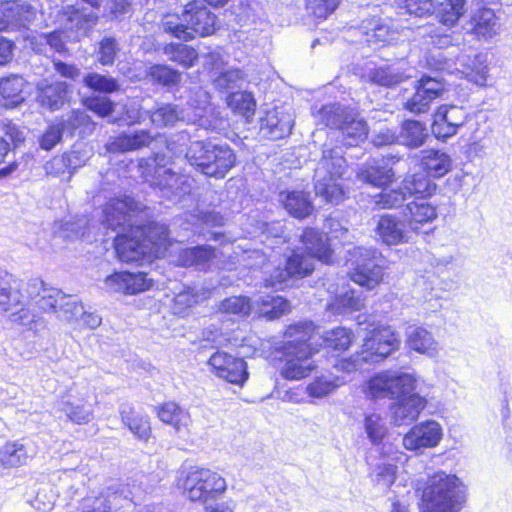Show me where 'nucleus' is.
Segmentation results:
<instances>
[{"instance_id": "nucleus-1", "label": "nucleus", "mask_w": 512, "mask_h": 512, "mask_svg": "<svg viewBox=\"0 0 512 512\" xmlns=\"http://www.w3.org/2000/svg\"><path fill=\"white\" fill-rule=\"evenodd\" d=\"M138 214L139 207L130 197L111 199L103 209L102 224L112 230L119 229L114 244L117 256L123 262L163 257L170 245L164 224L137 225Z\"/></svg>"}, {"instance_id": "nucleus-2", "label": "nucleus", "mask_w": 512, "mask_h": 512, "mask_svg": "<svg viewBox=\"0 0 512 512\" xmlns=\"http://www.w3.org/2000/svg\"><path fill=\"white\" fill-rule=\"evenodd\" d=\"M177 485L193 502L203 505L205 512H234L236 503L224 497L227 482L219 473L207 468L190 467L182 470Z\"/></svg>"}, {"instance_id": "nucleus-3", "label": "nucleus", "mask_w": 512, "mask_h": 512, "mask_svg": "<svg viewBox=\"0 0 512 512\" xmlns=\"http://www.w3.org/2000/svg\"><path fill=\"white\" fill-rule=\"evenodd\" d=\"M467 487L455 474L437 471L427 479L421 495V512H460Z\"/></svg>"}, {"instance_id": "nucleus-4", "label": "nucleus", "mask_w": 512, "mask_h": 512, "mask_svg": "<svg viewBox=\"0 0 512 512\" xmlns=\"http://www.w3.org/2000/svg\"><path fill=\"white\" fill-rule=\"evenodd\" d=\"M347 170V162L340 147L326 142L323 146L322 157L314 170V189L316 195L326 202L338 204L345 198L342 184Z\"/></svg>"}, {"instance_id": "nucleus-5", "label": "nucleus", "mask_w": 512, "mask_h": 512, "mask_svg": "<svg viewBox=\"0 0 512 512\" xmlns=\"http://www.w3.org/2000/svg\"><path fill=\"white\" fill-rule=\"evenodd\" d=\"M312 322H303L291 325L285 331V360L281 368V375L288 380H300L311 374L315 369L311 359L312 349L307 344L313 337Z\"/></svg>"}, {"instance_id": "nucleus-6", "label": "nucleus", "mask_w": 512, "mask_h": 512, "mask_svg": "<svg viewBox=\"0 0 512 512\" xmlns=\"http://www.w3.org/2000/svg\"><path fill=\"white\" fill-rule=\"evenodd\" d=\"M26 281L18 280L6 271H0V308L8 313L9 319L38 333L45 327L44 318L24 308L26 296L24 294Z\"/></svg>"}, {"instance_id": "nucleus-7", "label": "nucleus", "mask_w": 512, "mask_h": 512, "mask_svg": "<svg viewBox=\"0 0 512 512\" xmlns=\"http://www.w3.org/2000/svg\"><path fill=\"white\" fill-rule=\"evenodd\" d=\"M400 340L390 326L374 327L364 339L361 351L349 359L341 360L339 367L350 373L362 368L364 363L381 361L398 350Z\"/></svg>"}, {"instance_id": "nucleus-8", "label": "nucleus", "mask_w": 512, "mask_h": 512, "mask_svg": "<svg viewBox=\"0 0 512 512\" xmlns=\"http://www.w3.org/2000/svg\"><path fill=\"white\" fill-rule=\"evenodd\" d=\"M186 159L204 175L223 178L234 167L236 155L227 144L193 141L187 149Z\"/></svg>"}, {"instance_id": "nucleus-9", "label": "nucleus", "mask_w": 512, "mask_h": 512, "mask_svg": "<svg viewBox=\"0 0 512 512\" xmlns=\"http://www.w3.org/2000/svg\"><path fill=\"white\" fill-rule=\"evenodd\" d=\"M215 15L201 2H190L182 16H167L163 22L166 32L185 41L194 38V33L207 36L215 31Z\"/></svg>"}, {"instance_id": "nucleus-10", "label": "nucleus", "mask_w": 512, "mask_h": 512, "mask_svg": "<svg viewBox=\"0 0 512 512\" xmlns=\"http://www.w3.org/2000/svg\"><path fill=\"white\" fill-rule=\"evenodd\" d=\"M319 115L326 126L337 130L332 132L330 137L336 139L341 137L345 146H356L367 138L366 122L346 107L339 104L325 106Z\"/></svg>"}, {"instance_id": "nucleus-11", "label": "nucleus", "mask_w": 512, "mask_h": 512, "mask_svg": "<svg viewBox=\"0 0 512 512\" xmlns=\"http://www.w3.org/2000/svg\"><path fill=\"white\" fill-rule=\"evenodd\" d=\"M347 264L353 282L374 289L384 277L381 254L374 248L354 247L348 251Z\"/></svg>"}, {"instance_id": "nucleus-12", "label": "nucleus", "mask_w": 512, "mask_h": 512, "mask_svg": "<svg viewBox=\"0 0 512 512\" xmlns=\"http://www.w3.org/2000/svg\"><path fill=\"white\" fill-rule=\"evenodd\" d=\"M416 377L407 372L386 370L367 380L364 393L371 398H390L400 402L416 388Z\"/></svg>"}, {"instance_id": "nucleus-13", "label": "nucleus", "mask_w": 512, "mask_h": 512, "mask_svg": "<svg viewBox=\"0 0 512 512\" xmlns=\"http://www.w3.org/2000/svg\"><path fill=\"white\" fill-rule=\"evenodd\" d=\"M136 493L129 484L110 486L98 496H86L80 503L81 512H111V509L123 508L124 502H133Z\"/></svg>"}, {"instance_id": "nucleus-14", "label": "nucleus", "mask_w": 512, "mask_h": 512, "mask_svg": "<svg viewBox=\"0 0 512 512\" xmlns=\"http://www.w3.org/2000/svg\"><path fill=\"white\" fill-rule=\"evenodd\" d=\"M207 364L211 373L235 385L242 386L249 376L246 362L224 351L213 353Z\"/></svg>"}, {"instance_id": "nucleus-15", "label": "nucleus", "mask_w": 512, "mask_h": 512, "mask_svg": "<svg viewBox=\"0 0 512 512\" xmlns=\"http://www.w3.org/2000/svg\"><path fill=\"white\" fill-rule=\"evenodd\" d=\"M447 91L443 81L429 76H423L415 84V93L406 102L405 107L414 114L426 113L431 103L443 96Z\"/></svg>"}, {"instance_id": "nucleus-16", "label": "nucleus", "mask_w": 512, "mask_h": 512, "mask_svg": "<svg viewBox=\"0 0 512 512\" xmlns=\"http://www.w3.org/2000/svg\"><path fill=\"white\" fill-rule=\"evenodd\" d=\"M294 115L290 108L275 107L267 110L260 119V133L271 140L282 139L291 134Z\"/></svg>"}, {"instance_id": "nucleus-17", "label": "nucleus", "mask_w": 512, "mask_h": 512, "mask_svg": "<svg viewBox=\"0 0 512 512\" xmlns=\"http://www.w3.org/2000/svg\"><path fill=\"white\" fill-rule=\"evenodd\" d=\"M455 71L476 86L486 87L488 85L490 69L488 57L484 53L459 54L455 62Z\"/></svg>"}, {"instance_id": "nucleus-18", "label": "nucleus", "mask_w": 512, "mask_h": 512, "mask_svg": "<svg viewBox=\"0 0 512 512\" xmlns=\"http://www.w3.org/2000/svg\"><path fill=\"white\" fill-rule=\"evenodd\" d=\"M442 438V428L434 420H427L412 427L403 437L405 449L419 451L423 448H432L439 444Z\"/></svg>"}, {"instance_id": "nucleus-19", "label": "nucleus", "mask_w": 512, "mask_h": 512, "mask_svg": "<svg viewBox=\"0 0 512 512\" xmlns=\"http://www.w3.org/2000/svg\"><path fill=\"white\" fill-rule=\"evenodd\" d=\"M467 121V112L455 105L440 106L432 124V132L437 138L446 139L454 136Z\"/></svg>"}, {"instance_id": "nucleus-20", "label": "nucleus", "mask_w": 512, "mask_h": 512, "mask_svg": "<svg viewBox=\"0 0 512 512\" xmlns=\"http://www.w3.org/2000/svg\"><path fill=\"white\" fill-rule=\"evenodd\" d=\"M314 270L312 261L304 259L300 253L294 252L286 262L284 268L277 267L265 279L266 286L281 289L291 277H305Z\"/></svg>"}, {"instance_id": "nucleus-21", "label": "nucleus", "mask_w": 512, "mask_h": 512, "mask_svg": "<svg viewBox=\"0 0 512 512\" xmlns=\"http://www.w3.org/2000/svg\"><path fill=\"white\" fill-rule=\"evenodd\" d=\"M24 294L26 301L31 300L40 311L55 313L65 295L56 288L45 287L37 278L26 281Z\"/></svg>"}, {"instance_id": "nucleus-22", "label": "nucleus", "mask_w": 512, "mask_h": 512, "mask_svg": "<svg viewBox=\"0 0 512 512\" xmlns=\"http://www.w3.org/2000/svg\"><path fill=\"white\" fill-rule=\"evenodd\" d=\"M154 162L156 165L154 174L152 179L149 180L151 185L157 186L162 190L171 191L175 195L188 192V178L176 175L172 168L167 167L168 160L165 155L156 154Z\"/></svg>"}, {"instance_id": "nucleus-23", "label": "nucleus", "mask_w": 512, "mask_h": 512, "mask_svg": "<svg viewBox=\"0 0 512 512\" xmlns=\"http://www.w3.org/2000/svg\"><path fill=\"white\" fill-rule=\"evenodd\" d=\"M105 286L110 292L136 294L148 290L152 286V280L141 272H116L105 279Z\"/></svg>"}, {"instance_id": "nucleus-24", "label": "nucleus", "mask_w": 512, "mask_h": 512, "mask_svg": "<svg viewBox=\"0 0 512 512\" xmlns=\"http://www.w3.org/2000/svg\"><path fill=\"white\" fill-rule=\"evenodd\" d=\"M375 232L381 242L388 246L408 243L411 240V232L406 229L405 223L389 214L379 218Z\"/></svg>"}, {"instance_id": "nucleus-25", "label": "nucleus", "mask_w": 512, "mask_h": 512, "mask_svg": "<svg viewBox=\"0 0 512 512\" xmlns=\"http://www.w3.org/2000/svg\"><path fill=\"white\" fill-rule=\"evenodd\" d=\"M301 241L305 251L309 254L304 259H310L314 265V259H318L323 263H329L332 258V250L328 245V238L323 233L315 229L307 228L304 230Z\"/></svg>"}, {"instance_id": "nucleus-26", "label": "nucleus", "mask_w": 512, "mask_h": 512, "mask_svg": "<svg viewBox=\"0 0 512 512\" xmlns=\"http://www.w3.org/2000/svg\"><path fill=\"white\" fill-rule=\"evenodd\" d=\"M358 180L376 187H384L394 181L395 173L383 161L372 160L361 165L356 173Z\"/></svg>"}, {"instance_id": "nucleus-27", "label": "nucleus", "mask_w": 512, "mask_h": 512, "mask_svg": "<svg viewBox=\"0 0 512 512\" xmlns=\"http://www.w3.org/2000/svg\"><path fill=\"white\" fill-rule=\"evenodd\" d=\"M411 231L418 232L421 225L431 223L437 217L436 207L423 199H415L407 203L403 212Z\"/></svg>"}, {"instance_id": "nucleus-28", "label": "nucleus", "mask_w": 512, "mask_h": 512, "mask_svg": "<svg viewBox=\"0 0 512 512\" xmlns=\"http://www.w3.org/2000/svg\"><path fill=\"white\" fill-rule=\"evenodd\" d=\"M68 93V86L65 82L49 83L43 80L37 84V102L50 110H57L62 107Z\"/></svg>"}, {"instance_id": "nucleus-29", "label": "nucleus", "mask_w": 512, "mask_h": 512, "mask_svg": "<svg viewBox=\"0 0 512 512\" xmlns=\"http://www.w3.org/2000/svg\"><path fill=\"white\" fill-rule=\"evenodd\" d=\"M153 139L148 131L137 130L111 138L106 144V148L111 153L129 152L149 146Z\"/></svg>"}, {"instance_id": "nucleus-30", "label": "nucleus", "mask_w": 512, "mask_h": 512, "mask_svg": "<svg viewBox=\"0 0 512 512\" xmlns=\"http://www.w3.org/2000/svg\"><path fill=\"white\" fill-rule=\"evenodd\" d=\"M31 458L30 449L20 440L8 441L0 447V466L4 469L24 466Z\"/></svg>"}, {"instance_id": "nucleus-31", "label": "nucleus", "mask_w": 512, "mask_h": 512, "mask_svg": "<svg viewBox=\"0 0 512 512\" xmlns=\"http://www.w3.org/2000/svg\"><path fill=\"white\" fill-rule=\"evenodd\" d=\"M408 347L428 357H435L439 352V343L433 334L422 327H411L407 332Z\"/></svg>"}, {"instance_id": "nucleus-32", "label": "nucleus", "mask_w": 512, "mask_h": 512, "mask_svg": "<svg viewBox=\"0 0 512 512\" xmlns=\"http://www.w3.org/2000/svg\"><path fill=\"white\" fill-rule=\"evenodd\" d=\"M253 311L259 317L273 320L281 317L290 311V304L280 296L263 295L258 296L253 302Z\"/></svg>"}, {"instance_id": "nucleus-33", "label": "nucleus", "mask_w": 512, "mask_h": 512, "mask_svg": "<svg viewBox=\"0 0 512 512\" xmlns=\"http://www.w3.org/2000/svg\"><path fill=\"white\" fill-rule=\"evenodd\" d=\"M472 32L478 37L492 38L499 33L500 23L490 8H480L471 17Z\"/></svg>"}, {"instance_id": "nucleus-34", "label": "nucleus", "mask_w": 512, "mask_h": 512, "mask_svg": "<svg viewBox=\"0 0 512 512\" xmlns=\"http://www.w3.org/2000/svg\"><path fill=\"white\" fill-rule=\"evenodd\" d=\"M401 186L408 197L426 200L433 195L436 190L435 183L425 173H415L408 175L402 181Z\"/></svg>"}, {"instance_id": "nucleus-35", "label": "nucleus", "mask_w": 512, "mask_h": 512, "mask_svg": "<svg viewBox=\"0 0 512 512\" xmlns=\"http://www.w3.org/2000/svg\"><path fill=\"white\" fill-rule=\"evenodd\" d=\"M280 200L289 214L295 218H306L313 211L309 194L303 191H287L280 193Z\"/></svg>"}, {"instance_id": "nucleus-36", "label": "nucleus", "mask_w": 512, "mask_h": 512, "mask_svg": "<svg viewBox=\"0 0 512 512\" xmlns=\"http://www.w3.org/2000/svg\"><path fill=\"white\" fill-rule=\"evenodd\" d=\"M434 12L439 23L451 29L467 12V2L466 0H444L434 7Z\"/></svg>"}, {"instance_id": "nucleus-37", "label": "nucleus", "mask_w": 512, "mask_h": 512, "mask_svg": "<svg viewBox=\"0 0 512 512\" xmlns=\"http://www.w3.org/2000/svg\"><path fill=\"white\" fill-rule=\"evenodd\" d=\"M364 307L363 299L354 290L346 289L327 305V310L333 314L342 315L359 311Z\"/></svg>"}, {"instance_id": "nucleus-38", "label": "nucleus", "mask_w": 512, "mask_h": 512, "mask_svg": "<svg viewBox=\"0 0 512 512\" xmlns=\"http://www.w3.org/2000/svg\"><path fill=\"white\" fill-rule=\"evenodd\" d=\"M215 258V250L211 246L186 248L179 253L178 261L182 266L205 268Z\"/></svg>"}, {"instance_id": "nucleus-39", "label": "nucleus", "mask_w": 512, "mask_h": 512, "mask_svg": "<svg viewBox=\"0 0 512 512\" xmlns=\"http://www.w3.org/2000/svg\"><path fill=\"white\" fill-rule=\"evenodd\" d=\"M424 168L434 177H442L447 174L452 167L450 156L439 150L425 151L422 156Z\"/></svg>"}, {"instance_id": "nucleus-40", "label": "nucleus", "mask_w": 512, "mask_h": 512, "mask_svg": "<svg viewBox=\"0 0 512 512\" xmlns=\"http://www.w3.org/2000/svg\"><path fill=\"white\" fill-rule=\"evenodd\" d=\"M2 14L4 21H7V28L18 25H25L34 18L35 12L32 6L26 3H6L3 6Z\"/></svg>"}, {"instance_id": "nucleus-41", "label": "nucleus", "mask_w": 512, "mask_h": 512, "mask_svg": "<svg viewBox=\"0 0 512 512\" xmlns=\"http://www.w3.org/2000/svg\"><path fill=\"white\" fill-rule=\"evenodd\" d=\"M23 87L24 79L22 77L14 76L1 80L0 95L4 99L3 105L5 107H16L22 103L24 100Z\"/></svg>"}, {"instance_id": "nucleus-42", "label": "nucleus", "mask_w": 512, "mask_h": 512, "mask_svg": "<svg viewBox=\"0 0 512 512\" xmlns=\"http://www.w3.org/2000/svg\"><path fill=\"white\" fill-rule=\"evenodd\" d=\"M363 82L391 87L405 80L401 73L392 71L389 67L371 68L362 75Z\"/></svg>"}, {"instance_id": "nucleus-43", "label": "nucleus", "mask_w": 512, "mask_h": 512, "mask_svg": "<svg viewBox=\"0 0 512 512\" xmlns=\"http://www.w3.org/2000/svg\"><path fill=\"white\" fill-rule=\"evenodd\" d=\"M150 119L156 127L164 128L184 120V115L177 105L162 104L150 113Z\"/></svg>"}, {"instance_id": "nucleus-44", "label": "nucleus", "mask_w": 512, "mask_h": 512, "mask_svg": "<svg viewBox=\"0 0 512 512\" xmlns=\"http://www.w3.org/2000/svg\"><path fill=\"white\" fill-rule=\"evenodd\" d=\"M426 137L425 128L420 122L407 120L403 123L400 138L406 146L419 147L424 143Z\"/></svg>"}, {"instance_id": "nucleus-45", "label": "nucleus", "mask_w": 512, "mask_h": 512, "mask_svg": "<svg viewBox=\"0 0 512 512\" xmlns=\"http://www.w3.org/2000/svg\"><path fill=\"white\" fill-rule=\"evenodd\" d=\"M164 53L169 60L186 68L193 66L198 58L197 52L192 47L184 44H169L165 47Z\"/></svg>"}, {"instance_id": "nucleus-46", "label": "nucleus", "mask_w": 512, "mask_h": 512, "mask_svg": "<svg viewBox=\"0 0 512 512\" xmlns=\"http://www.w3.org/2000/svg\"><path fill=\"white\" fill-rule=\"evenodd\" d=\"M56 314L61 321L74 327L79 315H83V305L75 297L65 294Z\"/></svg>"}, {"instance_id": "nucleus-47", "label": "nucleus", "mask_w": 512, "mask_h": 512, "mask_svg": "<svg viewBox=\"0 0 512 512\" xmlns=\"http://www.w3.org/2000/svg\"><path fill=\"white\" fill-rule=\"evenodd\" d=\"M228 106L233 112L242 115L245 118H250L255 111V100L248 92H235L227 98Z\"/></svg>"}, {"instance_id": "nucleus-48", "label": "nucleus", "mask_w": 512, "mask_h": 512, "mask_svg": "<svg viewBox=\"0 0 512 512\" xmlns=\"http://www.w3.org/2000/svg\"><path fill=\"white\" fill-rule=\"evenodd\" d=\"M253 310V304L246 296H232L224 299L219 305V311L226 314L248 316Z\"/></svg>"}, {"instance_id": "nucleus-49", "label": "nucleus", "mask_w": 512, "mask_h": 512, "mask_svg": "<svg viewBox=\"0 0 512 512\" xmlns=\"http://www.w3.org/2000/svg\"><path fill=\"white\" fill-rule=\"evenodd\" d=\"M78 152L72 151L71 153L63 156L54 157L52 160L45 164V171L48 175L59 176L64 174L67 170L77 166Z\"/></svg>"}, {"instance_id": "nucleus-50", "label": "nucleus", "mask_w": 512, "mask_h": 512, "mask_svg": "<svg viewBox=\"0 0 512 512\" xmlns=\"http://www.w3.org/2000/svg\"><path fill=\"white\" fill-rule=\"evenodd\" d=\"M396 470L395 465L382 462L373 468L370 477L376 486L381 489H388L395 482Z\"/></svg>"}, {"instance_id": "nucleus-51", "label": "nucleus", "mask_w": 512, "mask_h": 512, "mask_svg": "<svg viewBox=\"0 0 512 512\" xmlns=\"http://www.w3.org/2000/svg\"><path fill=\"white\" fill-rule=\"evenodd\" d=\"M84 83L88 88L101 93H113L120 88L116 79L98 73L87 74L84 78Z\"/></svg>"}, {"instance_id": "nucleus-52", "label": "nucleus", "mask_w": 512, "mask_h": 512, "mask_svg": "<svg viewBox=\"0 0 512 512\" xmlns=\"http://www.w3.org/2000/svg\"><path fill=\"white\" fill-rule=\"evenodd\" d=\"M326 346L335 350H346L353 341V334L350 330L338 327L331 331H327L323 337Z\"/></svg>"}, {"instance_id": "nucleus-53", "label": "nucleus", "mask_w": 512, "mask_h": 512, "mask_svg": "<svg viewBox=\"0 0 512 512\" xmlns=\"http://www.w3.org/2000/svg\"><path fill=\"white\" fill-rule=\"evenodd\" d=\"M343 383L339 382L338 378L321 376L307 386V392L310 397L322 398L334 392Z\"/></svg>"}, {"instance_id": "nucleus-54", "label": "nucleus", "mask_w": 512, "mask_h": 512, "mask_svg": "<svg viewBox=\"0 0 512 512\" xmlns=\"http://www.w3.org/2000/svg\"><path fill=\"white\" fill-rule=\"evenodd\" d=\"M147 76L152 81L165 86L174 85L180 81V73L165 65L152 66Z\"/></svg>"}, {"instance_id": "nucleus-55", "label": "nucleus", "mask_w": 512, "mask_h": 512, "mask_svg": "<svg viewBox=\"0 0 512 512\" xmlns=\"http://www.w3.org/2000/svg\"><path fill=\"white\" fill-rule=\"evenodd\" d=\"M233 254L237 262L248 268L262 266L266 260L265 255L260 250L243 249L240 246L235 248Z\"/></svg>"}, {"instance_id": "nucleus-56", "label": "nucleus", "mask_w": 512, "mask_h": 512, "mask_svg": "<svg viewBox=\"0 0 512 512\" xmlns=\"http://www.w3.org/2000/svg\"><path fill=\"white\" fill-rule=\"evenodd\" d=\"M407 200L406 193L402 186L397 190H389L380 193L375 198V203L383 209L400 207Z\"/></svg>"}, {"instance_id": "nucleus-57", "label": "nucleus", "mask_w": 512, "mask_h": 512, "mask_svg": "<svg viewBox=\"0 0 512 512\" xmlns=\"http://www.w3.org/2000/svg\"><path fill=\"white\" fill-rule=\"evenodd\" d=\"M118 44L114 38H104L100 41L97 58L102 65H112L118 53Z\"/></svg>"}, {"instance_id": "nucleus-58", "label": "nucleus", "mask_w": 512, "mask_h": 512, "mask_svg": "<svg viewBox=\"0 0 512 512\" xmlns=\"http://www.w3.org/2000/svg\"><path fill=\"white\" fill-rule=\"evenodd\" d=\"M65 131V123L57 122L51 124L42 135L40 140L41 148L51 150L61 140Z\"/></svg>"}, {"instance_id": "nucleus-59", "label": "nucleus", "mask_w": 512, "mask_h": 512, "mask_svg": "<svg viewBox=\"0 0 512 512\" xmlns=\"http://www.w3.org/2000/svg\"><path fill=\"white\" fill-rule=\"evenodd\" d=\"M338 4L339 0H307V9L317 18H326Z\"/></svg>"}, {"instance_id": "nucleus-60", "label": "nucleus", "mask_w": 512, "mask_h": 512, "mask_svg": "<svg viewBox=\"0 0 512 512\" xmlns=\"http://www.w3.org/2000/svg\"><path fill=\"white\" fill-rule=\"evenodd\" d=\"M85 106L101 117L108 116L113 111V103L107 97L93 96L84 101Z\"/></svg>"}, {"instance_id": "nucleus-61", "label": "nucleus", "mask_w": 512, "mask_h": 512, "mask_svg": "<svg viewBox=\"0 0 512 512\" xmlns=\"http://www.w3.org/2000/svg\"><path fill=\"white\" fill-rule=\"evenodd\" d=\"M400 406L404 412L419 415L426 407L429 406L428 401L419 394L410 393L406 395L400 402Z\"/></svg>"}, {"instance_id": "nucleus-62", "label": "nucleus", "mask_w": 512, "mask_h": 512, "mask_svg": "<svg viewBox=\"0 0 512 512\" xmlns=\"http://www.w3.org/2000/svg\"><path fill=\"white\" fill-rule=\"evenodd\" d=\"M373 26L366 31V41L369 44L386 43L390 39L389 27L380 23L379 20L373 21Z\"/></svg>"}, {"instance_id": "nucleus-63", "label": "nucleus", "mask_w": 512, "mask_h": 512, "mask_svg": "<svg viewBox=\"0 0 512 512\" xmlns=\"http://www.w3.org/2000/svg\"><path fill=\"white\" fill-rule=\"evenodd\" d=\"M243 77L239 69L226 70L214 79V85L219 90H229L234 88L238 81Z\"/></svg>"}, {"instance_id": "nucleus-64", "label": "nucleus", "mask_w": 512, "mask_h": 512, "mask_svg": "<svg viewBox=\"0 0 512 512\" xmlns=\"http://www.w3.org/2000/svg\"><path fill=\"white\" fill-rule=\"evenodd\" d=\"M381 420V418H366V432L374 444L380 443L387 434V427Z\"/></svg>"}]
</instances>
